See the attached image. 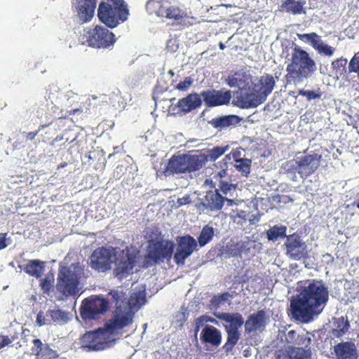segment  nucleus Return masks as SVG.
<instances>
[{"instance_id":"f257e3e1","label":"nucleus","mask_w":359,"mask_h":359,"mask_svg":"<svg viewBox=\"0 0 359 359\" xmlns=\"http://www.w3.org/2000/svg\"><path fill=\"white\" fill-rule=\"evenodd\" d=\"M329 294L321 281H313L290 301L291 313L294 318L309 323L319 315L325 306Z\"/></svg>"},{"instance_id":"f03ea898","label":"nucleus","mask_w":359,"mask_h":359,"mask_svg":"<svg viewBox=\"0 0 359 359\" xmlns=\"http://www.w3.org/2000/svg\"><path fill=\"white\" fill-rule=\"evenodd\" d=\"M142 257L135 248H126L125 250L113 248H100L94 250L90 257L92 267L101 272L115 266L116 273H128L140 262Z\"/></svg>"},{"instance_id":"7ed1b4c3","label":"nucleus","mask_w":359,"mask_h":359,"mask_svg":"<svg viewBox=\"0 0 359 359\" xmlns=\"http://www.w3.org/2000/svg\"><path fill=\"white\" fill-rule=\"evenodd\" d=\"M111 296L116 304L123 297V293L118 291L111 292ZM145 292L139 290L133 292L127 302H122L117 305L113 318L105 325L108 331L115 337L116 335L122 334V329L130 326L133 323V315L145 304Z\"/></svg>"},{"instance_id":"20e7f679","label":"nucleus","mask_w":359,"mask_h":359,"mask_svg":"<svg viewBox=\"0 0 359 359\" xmlns=\"http://www.w3.org/2000/svg\"><path fill=\"white\" fill-rule=\"evenodd\" d=\"M316 62L304 50L295 47L291 55L290 62L287 65L285 76L286 84L302 82L311 77L316 71Z\"/></svg>"},{"instance_id":"39448f33","label":"nucleus","mask_w":359,"mask_h":359,"mask_svg":"<svg viewBox=\"0 0 359 359\" xmlns=\"http://www.w3.org/2000/svg\"><path fill=\"white\" fill-rule=\"evenodd\" d=\"M322 156L318 154H306L297 158L286 161L281 165V170L293 181L297 175L302 180L312 175L319 168Z\"/></svg>"},{"instance_id":"423d86ee","label":"nucleus","mask_w":359,"mask_h":359,"mask_svg":"<svg viewBox=\"0 0 359 359\" xmlns=\"http://www.w3.org/2000/svg\"><path fill=\"white\" fill-rule=\"evenodd\" d=\"M206 162L207 158L201 154H174L168 160L163 175L169 177L175 174L194 172L201 170Z\"/></svg>"},{"instance_id":"0eeeda50","label":"nucleus","mask_w":359,"mask_h":359,"mask_svg":"<svg viewBox=\"0 0 359 359\" xmlns=\"http://www.w3.org/2000/svg\"><path fill=\"white\" fill-rule=\"evenodd\" d=\"M206 162L207 158L201 154H174L168 160L163 175L169 177L175 174L194 172L201 170Z\"/></svg>"},{"instance_id":"6e6552de","label":"nucleus","mask_w":359,"mask_h":359,"mask_svg":"<svg viewBox=\"0 0 359 359\" xmlns=\"http://www.w3.org/2000/svg\"><path fill=\"white\" fill-rule=\"evenodd\" d=\"M154 229L155 226L147 228V235L149 231H151L156 238H154L151 236H149V239L145 247L146 252L144 255L143 261L141 262L142 267L153 266L159 261L163 262L164 259L168 260L173 253V243L168 240L156 241L157 233H154Z\"/></svg>"},{"instance_id":"1a4fd4ad","label":"nucleus","mask_w":359,"mask_h":359,"mask_svg":"<svg viewBox=\"0 0 359 359\" xmlns=\"http://www.w3.org/2000/svg\"><path fill=\"white\" fill-rule=\"evenodd\" d=\"M129 11L123 0L102 1L98 6L99 20L107 27L114 28L128 19Z\"/></svg>"},{"instance_id":"9d476101","label":"nucleus","mask_w":359,"mask_h":359,"mask_svg":"<svg viewBox=\"0 0 359 359\" xmlns=\"http://www.w3.org/2000/svg\"><path fill=\"white\" fill-rule=\"evenodd\" d=\"M146 9L149 14H156L161 18L173 20L176 25L189 26V16L187 12L177 6H170L165 0H149L146 4Z\"/></svg>"},{"instance_id":"9b49d317","label":"nucleus","mask_w":359,"mask_h":359,"mask_svg":"<svg viewBox=\"0 0 359 359\" xmlns=\"http://www.w3.org/2000/svg\"><path fill=\"white\" fill-rule=\"evenodd\" d=\"M115 340L116 337L104 327L83 334L81 339V348L85 351H102L109 348Z\"/></svg>"},{"instance_id":"f8f14e48","label":"nucleus","mask_w":359,"mask_h":359,"mask_svg":"<svg viewBox=\"0 0 359 359\" xmlns=\"http://www.w3.org/2000/svg\"><path fill=\"white\" fill-rule=\"evenodd\" d=\"M82 269L79 264H72L69 267L61 266L58 274L57 290L65 295H72L78 291L79 278Z\"/></svg>"},{"instance_id":"ddd939ff","label":"nucleus","mask_w":359,"mask_h":359,"mask_svg":"<svg viewBox=\"0 0 359 359\" xmlns=\"http://www.w3.org/2000/svg\"><path fill=\"white\" fill-rule=\"evenodd\" d=\"M85 36L88 46L94 48H109L116 42L114 34L102 25H95L89 28Z\"/></svg>"},{"instance_id":"4468645a","label":"nucleus","mask_w":359,"mask_h":359,"mask_svg":"<svg viewBox=\"0 0 359 359\" xmlns=\"http://www.w3.org/2000/svg\"><path fill=\"white\" fill-rule=\"evenodd\" d=\"M109 308L108 301L103 297L92 296L86 299L81 307V316L83 319L91 320L105 313Z\"/></svg>"},{"instance_id":"2eb2a0df","label":"nucleus","mask_w":359,"mask_h":359,"mask_svg":"<svg viewBox=\"0 0 359 359\" xmlns=\"http://www.w3.org/2000/svg\"><path fill=\"white\" fill-rule=\"evenodd\" d=\"M203 100L208 107H214L229 104L231 93L229 90L208 89L201 93Z\"/></svg>"},{"instance_id":"dca6fc26","label":"nucleus","mask_w":359,"mask_h":359,"mask_svg":"<svg viewBox=\"0 0 359 359\" xmlns=\"http://www.w3.org/2000/svg\"><path fill=\"white\" fill-rule=\"evenodd\" d=\"M196 247V241L193 237L186 236L179 238L178 248L174 255L175 262L177 264H184L185 259L193 253Z\"/></svg>"},{"instance_id":"f3484780","label":"nucleus","mask_w":359,"mask_h":359,"mask_svg":"<svg viewBox=\"0 0 359 359\" xmlns=\"http://www.w3.org/2000/svg\"><path fill=\"white\" fill-rule=\"evenodd\" d=\"M227 203L228 206H231L235 204V201L233 198H226L218 192V190L209 191L206 193L204 198L202 200L201 204L205 208L210 210H219L222 208L224 202Z\"/></svg>"},{"instance_id":"a211bd4d","label":"nucleus","mask_w":359,"mask_h":359,"mask_svg":"<svg viewBox=\"0 0 359 359\" xmlns=\"http://www.w3.org/2000/svg\"><path fill=\"white\" fill-rule=\"evenodd\" d=\"M213 179L215 180L214 186L217 187L215 189L218 190V192H222L223 197L226 198L233 197V193L236 191L237 184H233L227 180L229 177L226 170H221L215 174Z\"/></svg>"},{"instance_id":"6ab92c4d","label":"nucleus","mask_w":359,"mask_h":359,"mask_svg":"<svg viewBox=\"0 0 359 359\" xmlns=\"http://www.w3.org/2000/svg\"><path fill=\"white\" fill-rule=\"evenodd\" d=\"M97 3V0H76L74 5L81 22L86 23L93 19Z\"/></svg>"},{"instance_id":"aec40b11","label":"nucleus","mask_w":359,"mask_h":359,"mask_svg":"<svg viewBox=\"0 0 359 359\" xmlns=\"http://www.w3.org/2000/svg\"><path fill=\"white\" fill-rule=\"evenodd\" d=\"M301 40H306L309 41L311 46L317 50L320 55H324L328 57L333 55L335 48L323 42L320 36L315 32L309 34H303L299 35Z\"/></svg>"},{"instance_id":"412c9836","label":"nucleus","mask_w":359,"mask_h":359,"mask_svg":"<svg viewBox=\"0 0 359 359\" xmlns=\"http://www.w3.org/2000/svg\"><path fill=\"white\" fill-rule=\"evenodd\" d=\"M201 94L192 93L186 97L180 99L175 107L178 109V113L187 114L194 110L200 108L202 105Z\"/></svg>"},{"instance_id":"4be33fe9","label":"nucleus","mask_w":359,"mask_h":359,"mask_svg":"<svg viewBox=\"0 0 359 359\" xmlns=\"http://www.w3.org/2000/svg\"><path fill=\"white\" fill-rule=\"evenodd\" d=\"M267 317L264 311H259L256 313L251 314L245 322V331L248 334L262 332L267 324Z\"/></svg>"},{"instance_id":"5701e85b","label":"nucleus","mask_w":359,"mask_h":359,"mask_svg":"<svg viewBox=\"0 0 359 359\" xmlns=\"http://www.w3.org/2000/svg\"><path fill=\"white\" fill-rule=\"evenodd\" d=\"M214 316L223 323L224 330L240 329L244 324L243 317L239 313H215Z\"/></svg>"},{"instance_id":"b1692460","label":"nucleus","mask_w":359,"mask_h":359,"mask_svg":"<svg viewBox=\"0 0 359 359\" xmlns=\"http://www.w3.org/2000/svg\"><path fill=\"white\" fill-rule=\"evenodd\" d=\"M276 85V81L272 75L266 74L260 77L258 84L255 85L257 94L261 102H264L268 95L272 92Z\"/></svg>"},{"instance_id":"393cba45","label":"nucleus","mask_w":359,"mask_h":359,"mask_svg":"<svg viewBox=\"0 0 359 359\" xmlns=\"http://www.w3.org/2000/svg\"><path fill=\"white\" fill-rule=\"evenodd\" d=\"M201 340L204 344L217 347L222 342V332L212 325H205L201 332Z\"/></svg>"},{"instance_id":"a878e982","label":"nucleus","mask_w":359,"mask_h":359,"mask_svg":"<svg viewBox=\"0 0 359 359\" xmlns=\"http://www.w3.org/2000/svg\"><path fill=\"white\" fill-rule=\"evenodd\" d=\"M334 353L337 359H356L357 349L353 343H339L334 346Z\"/></svg>"},{"instance_id":"bb28decb","label":"nucleus","mask_w":359,"mask_h":359,"mask_svg":"<svg viewBox=\"0 0 359 359\" xmlns=\"http://www.w3.org/2000/svg\"><path fill=\"white\" fill-rule=\"evenodd\" d=\"M262 103L263 102H261L258 95L252 93H241L236 97V104L242 109L256 107Z\"/></svg>"},{"instance_id":"cd10ccee","label":"nucleus","mask_w":359,"mask_h":359,"mask_svg":"<svg viewBox=\"0 0 359 359\" xmlns=\"http://www.w3.org/2000/svg\"><path fill=\"white\" fill-rule=\"evenodd\" d=\"M287 252L294 259H300L304 255V246L299 238L292 236L287 238Z\"/></svg>"},{"instance_id":"c85d7f7f","label":"nucleus","mask_w":359,"mask_h":359,"mask_svg":"<svg viewBox=\"0 0 359 359\" xmlns=\"http://www.w3.org/2000/svg\"><path fill=\"white\" fill-rule=\"evenodd\" d=\"M305 0H283L281 10L292 15L304 13Z\"/></svg>"},{"instance_id":"c756f323","label":"nucleus","mask_w":359,"mask_h":359,"mask_svg":"<svg viewBox=\"0 0 359 359\" xmlns=\"http://www.w3.org/2000/svg\"><path fill=\"white\" fill-rule=\"evenodd\" d=\"M20 267L29 275L39 278L44 271V262L38 259L28 261Z\"/></svg>"},{"instance_id":"7c9ffc66","label":"nucleus","mask_w":359,"mask_h":359,"mask_svg":"<svg viewBox=\"0 0 359 359\" xmlns=\"http://www.w3.org/2000/svg\"><path fill=\"white\" fill-rule=\"evenodd\" d=\"M238 122V117L236 115H228L212 118L210 123L217 129H224Z\"/></svg>"},{"instance_id":"2f4dec72","label":"nucleus","mask_w":359,"mask_h":359,"mask_svg":"<svg viewBox=\"0 0 359 359\" xmlns=\"http://www.w3.org/2000/svg\"><path fill=\"white\" fill-rule=\"evenodd\" d=\"M233 222L235 223H243L246 221H249L250 224H253L255 222H258L259 216L255 215L250 212H247L244 210H233L230 214Z\"/></svg>"},{"instance_id":"473e14b6","label":"nucleus","mask_w":359,"mask_h":359,"mask_svg":"<svg viewBox=\"0 0 359 359\" xmlns=\"http://www.w3.org/2000/svg\"><path fill=\"white\" fill-rule=\"evenodd\" d=\"M226 333V341L223 346V348L226 353L232 351L233 348L237 344L241 337L242 333L240 329L225 330Z\"/></svg>"},{"instance_id":"72a5a7b5","label":"nucleus","mask_w":359,"mask_h":359,"mask_svg":"<svg viewBox=\"0 0 359 359\" xmlns=\"http://www.w3.org/2000/svg\"><path fill=\"white\" fill-rule=\"evenodd\" d=\"M32 344V353L36 355L38 359L43 358L47 354H54L53 351L49 349L46 344H43L40 339H34Z\"/></svg>"},{"instance_id":"f704fd0d","label":"nucleus","mask_w":359,"mask_h":359,"mask_svg":"<svg viewBox=\"0 0 359 359\" xmlns=\"http://www.w3.org/2000/svg\"><path fill=\"white\" fill-rule=\"evenodd\" d=\"M47 316L50 318L51 323L63 324L69 320L70 315L69 313L60 309H53L47 311Z\"/></svg>"},{"instance_id":"c9c22d12","label":"nucleus","mask_w":359,"mask_h":359,"mask_svg":"<svg viewBox=\"0 0 359 359\" xmlns=\"http://www.w3.org/2000/svg\"><path fill=\"white\" fill-rule=\"evenodd\" d=\"M296 332L294 330H290L286 335V341L288 343H293L296 341L298 345L304 346L305 348L309 346L311 343V338L309 337H308L306 334H303L302 336H297L298 338L296 339Z\"/></svg>"},{"instance_id":"e433bc0d","label":"nucleus","mask_w":359,"mask_h":359,"mask_svg":"<svg viewBox=\"0 0 359 359\" xmlns=\"http://www.w3.org/2000/svg\"><path fill=\"white\" fill-rule=\"evenodd\" d=\"M245 74L236 72L233 74L229 75L226 79V83L230 87H240L245 84Z\"/></svg>"},{"instance_id":"4c0bfd02","label":"nucleus","mask_w":359,"mask_h":359,"mask_svg":"<svg viewBox=\"0 0 359 359\" xmlns=\"http://www.w3.org/2000/svg\"><path fill=\"white\" fill-rule=\"evenodd\" d=\"M347 60L343 57L337 58L332 62V69L337 75L340 76L346 73Z\"/></svg>"},{"instance_id":"58836bf2","label":"nucleus","mask_w":359,"mask_h":359,"mask_svg":"<svg viewBox=\"0 0 359 359\" xmlns=\"http://www.w3.org/2000/svg\"><path fill=\"white\" fill-rule=\"evenodd\" d=\"M285 236V226H273L267 231V237L270 241H276Z\"/></svg>"},{"instance_id":"ea45409f","label":"nucleus","mask_w":359,"mask_h":359,"mask_svg":"<svg viewBox=\"0 0 359 359\" xmlns=\"http://www.w3.org/2000/svg\"><path fill=\"white\" fill-rule=\"evenodd\" d=\"M287 350L292 359H304L309 358L311 355L309 349L302 347H289Z\"/></svg>"},{"instance_id":"a19ab883","label":"nucleus","mask_w":359,"mask_h":359,"mask_svg":"<svg viewBox=\"0 0 359 359\" xmlns=\"http://www.w3.org/2000/svg\"><path fill=\"white\" fill-rule=\"evenodd\" d=\"M227 149V147H215L211 149L208 151L207 154H202V156H205L207 158V161L208 160L211 161H214L217 159L219 157L222 156Z\"/></svg>"},{"instance_id":"79ce46f5","label":"nucleus","mask_w":359,"mask_h":359,"mask_svg":"<svg viewBox=\"0 0 359 359\" xmlns=\"http://www.w3.org/2000/svg\"><path fill=\"white\" fill-rule=\"evenodd\" d=\"M213 234L214 232L212 228L208 226H205L198 238L200 246L203 247L205 245L212 239Z\"/></svg>"},{"instance_id":"37998d69","label":"nucleus","mask_w":359,"mask_h":359,"mask_svg":"<svg viewBox=\"0 0 359 359\" xmlns=\"http://www.w3.org/2000/svg\"><path fill=\"white\" fill-rule=\"evenodd\" d=\"M228 251L232 256H238L241 255L243 248V243H239L238 240H231L226 246Z\"/></svg>"},{"instance_id":"c03bdc74","label":"nucleus","mask_w":359,"mask_h":359,"mask_svg":"<svg viewBox=\"0 0 359 359\" xmlns=\"http://www.w3.org/2000/svg\"><path fill=\"white\" fill-rule=\"evenodd\" d=\"M337 323V327L334 330V334L339 337L348 331L349 323L344 318H339Z\"/></svg>"},{"instance_id":"a18cd8bd","label":"nucleus","mask_w":359,"mask_h":359,"mask_svg":"<svg viewBox=\"0 0 359 359\" xmlns=\"http://www.w3.org/2000/svg\"><path fill=\"white\" fill-rule=\"evenodd\" d=\"M251 161L247 158H240L236 161V170L247 175L250 172Z\"/></svg>"},{"instance_id":"49530a36","label":"nucleus","mask_w":359,"mask_h":359,"mask_svg":"<svg viewBox=\"0 0 359 359\" xmlns=\"http://www.w3.org/2000/svg\"><path fill=\"white\" fill-rule=\"evenodd\" d=\"M230 294L224 293L221 295L214 296L211 299L212 308L217 309L229 301Z\"/></svg>"},{"instance_id":"de8ad7c7","label":"nucleus","mask_w":359,"mask_h":359,"mask_svg":"<svg viewBox=\"0 0 359 359\" xmlns=\"http://www.w3.org/2000/svg\"><path fill=\"white\" fill-rule=\"evenodd\" d=\"M299 95H302L306 97L308 101H311V100L320 99L322 95V93L318 90H305L304 89H300L298 92Z\"/></svg>"},{"instance_id":"09e8293b","label":"nucleus","mask_w":359,"mask_h":359,"mask_svg":"<svg viewBox=\"0 0 359 359\" xmlns=\"http://www.w3.org/2000/svg\"><path fill=\"white\" fill-rule=\"evenodd\" d=\"M350 73H355L359 78V53H355L348 63Z\"/></svg>"},{"instance_id":"8fccbe9b","label":"nucleus","mask_w":359,"mask_h":359,"mask_svg":"<svg viewBox=\"0 0 359 359\" xmlns=\"http://www.w3.org/2000/svg\"><path fill=\"white\" fill-rule=\"evenodd\" d=\"M193 81L192 78L187 76L184 81L177 83L174 88L181 91H187L191 86Z\"/></svg>"},{"instance_id":"3c124183","label":"nucleus","mask_w":359,"mask_h":359,"mask_svg":"<svg viewBox=\"0 0 359 359\" xmlns=\"http://www.w3.org/2000/svg\"><path fill=\"white\" fill-rule=\"evenodd\" d=\"M36 323L41 327L45 325L51 324V320L50 317L47 316V313L44 314L43 312L41 311L37 314Z\"/></svg>"},{"instance_id":"603ef678","label":"nucleus","mask_w":359,"mask_h":359,"mask_svg":"<svg viewBox=\"0 0 359 359\" xmlns=\"http://www.w3.org/2000/svg\"><path fill=\"white\" fill-rule=\"evenodd\" d=\"M54 281V277L52 273L48 274L44 279L42 280L41 283V285L42 289L46 292L50 290L51 287Z\"/></svg>"},{"instance_id":"864d4df0","label":"nucleus","mask_w":359,"mask_h":359,"mask_svg":"<svg viewBox=\"0 0 359 359\" xmlns=\"http://www.w3.org/2000/svg\"><path fill=\"white\" fill-rule=\"evenodd\" d=\"M206 325V323L205 322V318L203 316H200L199 318H196L195 320V334L196 335L197 333L199 332L201 328H203Z\"/></svg>"},{"instance_id":"5fc2aeb1","label":"nucleus","mask_w":359,"mask_h":359,"mask_svg":"<svg viewBox=\"0 0 359 359\" xmlns=\"http://www.w3.org/2000/svg\"><path fill=\"white\" fill-rule=\"evenodd\" d=\"M191 203L190 196L189 194L185 195L182 198H179L177 201V206L180 207L184 205H187Z\"/></svg>"},{"instance_id":"6e6d98bb","label":"nucleus","mask_w":359,"mask_h":359,"mask_svg":"<svg viewBox=\"0 0 359 359\" xmlns=\"http://www.w3.org/2000/svg\"><path fill=\"white\" fill-rule=\"evenodd\" d=\"M11 343V340L8 336L0 335V348L7 346Z\"/></svg>"},{"instance_id":"4d7b16f0","label":"nucleus","mask_w":359,"mask_h":359,"mask_svg":"<svg viewBox=\"0 0 359 359\" xmlns=\"http://www.w3.org/2000/svg\"><path fill=\"white\" fill-rule=\"evenodd\" d=\"M46 126H41L39 128V130H36L35 132H29L27 134V136H26V139L27 140H33L35 137L38 135L39 132L43 129L45 128Z\"/></svg>"},{"instance_id":"13d9d810","label":"nucleus","mask_w":359,"mask_h":359,"mask_svg":"<svg viewBox=\"0 0 359 359\" xmlns=\"http://www.w3.org/2000/svg\"><path fill=\"white\" fill-rule=\"evenodd\" d=\"M276 359H292L288 350L280 351L278 353Z\"/></svg>"},{"instance_id":"bf43d9fd","label":"nucleus","mask_w":359,"mask_h":359,"mask_svg":"<svg viewBox=\"0 0 359 359\" xmlns=\"http://www.w3.org/2000/svg\"><path fill=\"white\" fill-rule=\"evenodd\" d=\"M6 233H0V250L5 248L7 246L6 243Z\"/></svg>"},{"instance_id":"052dcab7","label":"nucleus","mask_w":359,"mask_h":359,"mask_svg":"<svg viewBox=\"0 0 359 359\" xmlns=\"http://www.w3.org/2000/svg\"><path fill=\"white\" fill-rule=\"evenodd\" d=\"M204 316V318H205V322L207 323H214L215 325H219V323L217 320H215V318H211L208 316H205V315H203Z\"/></svg>"},{"instance_id":"680f3d73","label":"nucleus","mask_w":359,"mask_h":359,"mask_svg":"<svg viewBox=\"0 0 359 359\" xmlns=\"http://www.w3.org/2000/svg\"><path fill=\"white\" fill-rule=\"evenodd\" d=\"M83 110L81 108H76V109H72L69 111V115H73V114H76L77 112H82Z\"/></svg>"},{"instance_id":"e2e57ef3","label":"nucleus","mask_w":359,"mask_h":359,"mask_svg":"<svg viewBox=\"0 0 359 359\" xmlns=\"http://www.w3.org/2000/svg\"><path fill=\"white\" fill-rule=\"evenodd\" d=\"M177 317H179V318H180V320H181V321H184V320H185V319H184L185 316H184V313H180V314H178V315L177 316Z\"/></svg>"},{"instance_id":"0e129e2a","label":"nucleus","mask_w":359,"mask_h":359,"mask_svg":"<svg viewBox=\"0 0 359 359\" xmlns=\"http://www.w3.org/2000/svg\"><path fill=\"white\" fill-rule=\"evenodd\" d=\"M219 47L221 50H224L225 48V46L222 42L219 43Z\"/></svg>"},{"instance_id":"69168bd1","label":"nucleus","mask_w":359,"mask_h":359,"mask_svg":"<svg viewBox=\"0 0 359 359\" xmlns=\"http://www.w3.org/2000/svg\"><path fill=\"white\" fill-rule=\"evenodd\" d=\"M280 196H276L274 198V201H280Z\"/></svg>"},{"instance_id":"338daca9","label":"nucleus","mask_w":359,"mask_h":359,"mask_svg":"<svg viewBox=\"0 0 359 359\" xmlns=\"http://www.w3.org/2000/svg\"><path fill=\"white\" fill-rule=\"evenodd\" d=\"M169 74H171L172 76L174 75V72H172V70H170Z\"/></svg>"},{"instance_id":"774afa93","label":"nucleus","mask_w":359,"mask_h":359,"mask_svg":"<svg viewBox=\"0 0 359 359\" xmlns=\"http://www.w3.org/2000/svg\"><path fill=\"white\" fill-rule=\"evenodd\" d=\"M357 207L359 209V202L357 203Z\"/></svg>"}]
</instances>
